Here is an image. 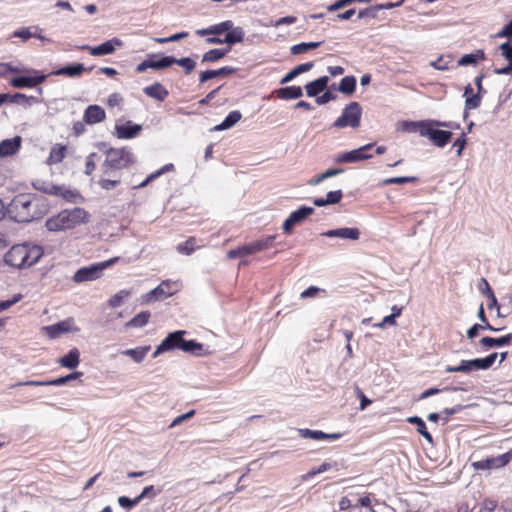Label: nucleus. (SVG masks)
<instances>
[{
  "label": "nucleus",
  "mask_w": 512,
  "mask_h": 512,
  "mask_svg": "<svg viewBox=\"0 0 512 512\" xmlns=\"http://www.w3.org/2000/svg\"><path fill=\"white\" fill-rule=\"evenodd\" d=\"M4 94L8 96L7 102L16 103V104L22 105L24 107L31 106L33 103H38L40 101L38 99V97L27 96L23 93H15L13 95L9 94V93H4Z\"/></svg>",
  "instance_id": "obj_31"
},
{
  "label": "nucleus",
  "mask_w": 512,
  "mask_h": 512,
  "mask_svg": "<svg viewBox=\"0 0 512 512\" xmlns=\"http://www.w3.org/2000/svg\"><path fill=\"white\" fill-rule=\"evenodd\" d=\"M277 97L282 100H293L303 96V90L300 86H286L276 90Z\"/></svg>",
  "instance_id": "obj_27"
},
{
  "label": "nucleus",
  "mask_w": 512,
  "mask_h": 512,
  "mask_svg": "<svg viewBox=\"0 0 512 512\" xmlns=\"http://www.w3.org/2000/svg\"><path fill=\"white\" fill-rule=\"evenodd\" d=\"M275 238H276V236L271 235V236H267L265 238H262V239H259V240L255 241L258 250L262 251V250H265V249H268V248L272 247Z\"/></svg>",
  "instance_id": "obj_57"
},
{
  "label": "nucleus",
  "mask_w": 512,
  "mask_h": 512,
  "mask_svg": "<svg viewBox=\"0 0 512 512\" xmlns=\"http://www.w3.org/2000/svg\"><path fill=\"white\" fill-rule=\"evenodd\" d=\"M378 12L379 11H378L377 5H373V6L359 10L358 18L363 19L366 17H370V18L375 19L378 17Z\"/></svg>",
  "instance_id": "obj_54"
},
{
  "label": "nucleus",
  "mask_w": 512,
  "mask_h": 512,
  "mask_svg": "<svg viewBox=\"0 0 512 512\" xmlns=\"http://www.w3.org/2000/svg\"><path fill=\"white\" fill-rule=\"evenodd\" d=\"M236 71H237V68H234L231 66H224V67H222L220 69H216V70H206V71L200 73L199 82L205 83L208 80H211L216 77H224V76L234 74V73H236Z\"/></svg>",
  "instance_id": "obj_23"
},
{
  "label": "nucleus",
  "mask_w": 512,
  "mask_h": 512,
  "mask_svg": "<svg viewBox=\"0 0 512 512\" xmlns=\"http://www.w3.org/2000/svg\"><path fill=\"white\" fill-rule=\"evenodd\" d=\"M245 36V31L242 27H234L231 28V30L226 33L225 37L223 38V42H225L228 46H233L237 43H240L243 41Z\"/></svg>",
  "instance_id": "obj_32"
},
{
  "label": "nucleus",
  "mask_w": 512,
  "mask_h": 512,
  "mask_svg": "<svg viewBox=\"0 0 512 512\" xmlns=\"http://www.w3.org/2000/svg\"><path fill=\"white\" fill-rule=\"evenodd\" d=\"M181 350L195 356H201L203 355L204 347L201 343H198L195 340H185L183 338L181 342Z\"/></svg>",
  "instance_id": "obj_38"
},
{
  "label": "nucleus",
  "mask_w": 512,
  "mask_h": 512,
  "mask_svg": "<svg viewBox=\"0 0 512 512\" xmlns=\"http://www.w3.org/2000/svg\"><path fill=\"white\" fill-rule=\"evenodd\" d=\"M222 59L219 49H211L205 52L202 56V62L214 63Z\"/></svg>",
  "instance_id": "obj_55"
},
{
  "label": "nucleus",
  "mask_w": 512,
  "mask_h": 512,
  "mask_svg": "<svg viewBox=\"0 0 512 512\" xmlns=\"http://www.w3.org/2000/svg\"><path fill=\"white\" fill-rule=\"evenodd\" d=\"M466 144H467V138H466V134L465 133H462L461 136L458 137L454 141L453 146L457 148L456 155L458 157L462 156V153H463V150H464Z\"/></svg>",
  "instance_id": "obj_58"
},
{
  "label": "nucleus",
  "mask_w": 512,
  "mask_h": 512,
  "mask_svg": "<svg viewBox=\"0 0 512 512\" xmlns=\"http://www.w3.org/2000/svg\"><path fill=\"white\" fill-rule=\"evenodd\" d=\"M438 127L452 128V122L429 120V125L426 131H421V136L428 138L435 146L444 147L452 139L453 133L448 130L438 129Z\"/></svg>",
  "instance_id": "obj_4"
},
{
  "label": "nucleus",
  "mask_w": 512,
  "mask_h": 512,
  "mask_svg": "<svg viewBox=\"0 0 512 512\" xmlns=\"http://www.w3.org/2000/svg\"><path fill=\"white\" fill-rule=\"evenodd\" d=\"M117 260H118V258L115 257V258H111V259L103 261V262L94 263L89 266L82 267L75 272V274L73 276V281L75 283L94 281V280L100 278L102 275V272L106 268L113 265Z\"/></svg>",
  "instance_id": "obj_5"
},
{
  "label": "nucleus",
  "mask_w": 512,
  "mask_h": 512,
  "mask_svg": "<svg viewBox=\"0 0 512 512\" xmlns=\"http://www.w3.org/2000/svg\"><path fill=\"white\" fill-rule=\"evenodd\" d=\"M82 375H83L82 372L75 371V372H72V373H70L68 375L61 376V377L53 379V380H49V384L51 386H62V385H65V384H67L68 382H70L72 380L78 379Z\"/></svg>",
  "instance_id": "obj_46"
},
{
  "label": "nucleus",
  "mask_w": 512,
  "mask_h": 512,
  "mask_svg": "<svg viewBox=\"0 0 512 512\" xmlns=\"http://www.w3.org/2000/svg\"><path fill=\"white\" fill-rule=\"evenodd\" d=\"M194 243H195V238L194 237H190L188 240H186L183 243H180L177 246V251L179 253H181V254L190 255L195 250Z\"/></svg>",
  "instance_id": "obj_50"
},
{
  "label": "nucleus",
  "mask_w": 512,
  "mask_h": 512,
  "mask_svg": "<svg viewBox=\"0 0 512 512\" xmlns=\"http://www.w3.org/2000/svg\"><path fill=\"white\" fill-rule=\"evenodd\" d=\"M150 351V346H139L121 351L122 355L131 357L136 363H141Z\"/></svg>",
  "instance_id": "obj_34"
},
{
  "label": "nucleus",
  "mask_w": 512,
  "mask_h": 512,
  "mask_svg": "<svg viewBox=\"0 0 512 512\" xmlns=\"http://www.w3.org/2000/svg\"><path fill=\"white\" fill-rule=\"evenodd\" d=\"M93 66L85 68L82 63H72L65 65L52 72L56 76H67L70 78L80 77L85 70L91 71Z\"/></svg>",
  "instance_id": "obj_16"
},
{
  "label": "nucleus",
  "mask_w": 512,
  "mask_h": 512,
  "mask_svg": "<svg viewBox=\"0 0 512 512\" xmlns=\"http://www.w3.org/2000/svg\"><path fill=\"white\" fill-rule=\"evenodd\" d=\"M155 57H157L156 54L149 55L150 68L153 70H163L169 68L174 64L175 61L174 56H162L159 59H155Z\"/></svg>",
  "instance_id": "obj_30"
},
{
  "label": "nucleus",
  "mask_w": 512,
  "mask_h": 512,
  "mask_svg": "<svg viewBox=\"0 0 512 512\" xmlns=\"http://www.w3.org/2000/svg\"><path fill=\"white\" fill-rule=\"evenodd\" d=\"M345 170L343 168H331V169H328L327 171H325L324 173L318 175L317 177L313 178L310 180V185H318L320 184L322 181L328 179V178H331V177H334V176H337L339 174H342Z\"/></svg>",
  "instance_id": "obj_43"
},
{
  "label": "nucleus",
  "mask_w": 512,
  "mask_h": 512,
  "mask_svg": "<svg viewBox=\"0 0 512 512\" xmlns=\"http://www.w3.org/2000/svg\"><path fill=\"white\" fill-rule=\"evenodd\" d=\"M33 187L43 193L50 195H59L61 193V187L46 183L44 181L36 180L33 182Z\"/></svg>",
  "instance_id": "obj_41"
},
{
  "label": "nucleus",
  "mask_w": 512,
  "mask_h": 512,
  "mask_svg": "<svg viewBox=\"0 0 512 512\" xmlns=\"http://www.w3.org/2000/svg\"><path fill=\"white\" fill-rule=\"evenodd\" d=\"M477 370H486L482 358H475L471 360H462L457 366H447L445 372H461L469 374Z\"/></svg>",
  "instance_id": "obj_13"
},
{
  "label": "nucleus",
  "mask_w": 512,
  "mask_h": 512,
  "mask_svg": "<svg viewBox=\"0 0 512 512\" xmlns=\"http://www.w3.org/2000/svg\"><path fill=\"white\" fill-rule=\"evenodd\" d=\"M482 95L480 94H472L471 96L466 97L465 100V111L463 118L466 119L468 117V110L476 109L481 105Z\"/></svg>",
  "instance_id": "obj_44"
},
{
  "label": "nucleus",
  "mask_w": 512,
  "mask_h": 512,
  "mask_svg": "<svg viewBox=\"0 0 512 512\" xmlns=\"http://www.w3.org/2000/svg\"><path fill=\"white\" fill-rule=\"evenodd\" d=\"M497 507V501L485 499L478 512H492Z\"/></svg>",
  "instance_id": "obj_64"
},
{
  "label": "nucleus",
  "mask_w": 512,
  "mask_h": 512,
  "mask_svg": "<svg viewBox=\"0 0 512 512\" xmlns=\"http://www.w3.org/2000/svg\"><path fill=\"white\" fill-rule=\"evenodd\" d=\"M231 28H233V22L231 20H226L221 23L211 25L208 28L198 29L195 33L201 37L208 35H221L224 32L228 33Z\"/></svg>",
  "instance_id": "obj_17"
},
{
  "label": "nucleus",
  "mask_w": 512,
  "mask_h": 512,
  "mask_svg": "<svg viewBox=\"0 0 512 512\" xmlns=\"http://www.w3.org/2000/svg\"><path fill=\"white\" fill-rule=\"evenodd\" d=\"M324 93L320 96H317L316 98V103L318 105H324L332 100H335L336 99V95L329 91V90H324L323 91Z\"/></svg>",
  "instance_id": "obj_61"
},
{
  "label": "nucleus",
  "mask_w": 512,
  "mask_h": 512,
  "mask_svg": "<svg viewBox=\"0 0 512 512\" xmlns=\"http://www.w3.org/2000/svg\"><path fill=\"white\" fill-rule=\"evenodd\" d=\"M356 83L357 81L355 76H345L344 78L341 79L337 89L339 92L343 94L351 95L355 92Z\"/></svg>",
  "instance_id": "obj_39"
},
{
  "label": "nucleus",
  "mask_w": 512,
  "mask_h": 512,
  "mask_svg": "<svg viewBox=\"0 0 512 512\" xmlns=\"http://www.w3.org/2000/svg\"><path fill=\"white\" fill-rule=\"evenodd\" d=\"M428 125L429 120L403 121L402 130L410 133H419L421 135V131H426Z\"/></svg>",
  "instance_id": "obj_35"
},
{
  "label": "nucleus",
  "mask_w": 512,
  "mask_h": 512,
  "mask_svg": "<svg viewBox=\"0 0 512 512\" xmlns=\"http://www.w3.org/2000/svg\"><path fill=\"white\" fill-rule=\"evenodd\" d=\"M512 341V333L506 334L502 337L493 338V337H483L479 343L485 349H490L494 347H502L510 345Z\"/></svg>",
  "instance_id": "obj_25"
},
{
  "label": "nucleus",
  "mask_w": 512,
  "mask_h": 512,
  "mask_svg": "<svg viewBox=\"0 0 512 512\" xmlns=\"http://www.w3.org/2000/svg\"><path fill=\"white\" fill-rule=\"evenodd\" d=\"M343 193L341 190L330 191L326 195L328 205L337 204L341 201Z\"/></svg>",
  "instance_id": "obj_60"
},
{
  "label": "nucleus",
  "mask_w": 512,
  "mask_h": 512,
  "mask_svg": "<svg viewBox=\"0 0 512 512\" xmlns=\"http://www.w3.org/2000/svg\"><path fill=\"white\" fill-rule=\"evenodd\" d=\"M105 110L98 105H89L84 112V121L93 125L105 119Z\"/></svg>",
  "instance_id": "obj_22"
},
{
  "label": "nucleus",
  "mask_w": 512,
  "mask_h": 512,
  "mask_svg": "<svg viewBox=\"0 0 512 512\" xmlns=\"http://www.w3.org/2000/svg\"><path fill=\"white\" fill-rule=\"evenodd\" d=\"M314 66L313 62H306L294 67L291 71H289L281 80L280 84H286L291 82L297 76L310 71Z\"/></svg>",
  "instance_id": "obj_29"
},
{
  "label": "nucleus",
  "mask_w": 512,
  "mask_h": 512,
  "mask_svg": "<svg viewBox=\"0 0 512 512\" xmlns=\"http://www.w3.org/2000/svg\"><path fill=\"white\" fill-rule=\"evenodd\" d=\"M71 323L72 321L70 319L59 321L53 325L44 326L42 330L51 338L55 339L60 337L62 334L67 333L71 330Z\"/></svg>",
  "instance_id": "obj_19"
},
{
  "label": "nucleus",
  "mask_w": 512,
  "mask_h": 512,
  "mask_svg": "<svg viewBox=\"0 0 512 512\" xmlns=\"http://www.w3.org/2000/svg\"><path fill=\"white\" fill-rule=\"evenodd\" d=\"M4 262L14 268L22 269L27 267L26 244L12 246L4 256Z\"/></svg>",
  "instance_id": "obj_8"
},
{
  "label": "nucleus",
  "mask_w": 512,
  "mask_h": 512,
  "mask_svg": "<svg viewBox=\"0 0 512 512\" xmlns=\"http://www.w3.org/2000/svg\"><path fill=\"white\" fill-rule=\"evenodd\" d=\"M115 130L119 139H132L142 131V126L128 120L124 124L116 125Z\"/></svg>",
  "instance_id": "obj_15"
},
{
  "label": "nucleus",
  "mask_w": 512,
  "mask_h": 512,
  "mask_svg": "<svg viewBox=\"0 0 512 512\" xmlns=\"http://www.w3.org/2000/svg\"><path fill=\"white\" fill-rule=\"evenodd\" d=\"M242 115L239 111L235 110V111H231L226 117L225 119L219 124L217 125L214 130L216 131H222V130H226V129H230L231 127H233L238 121H240Z\"/></svg>",
  "instance_id": "obj_37"
},
{
  "label": "nucleus",
  "mask_w": 512,
  "mask_h": 512,
  "mask_svg": "<svg viewBox=\"0 0 512 512\" xmlns=\"http://www.w3.org/2000/svg\"><path fill=\"white\" fill-rule=\"evenodd\" d=\"M80 362V352L77 348L71 349L66 355L59 359V364L68 369H75Z\"/></svg>",
  "instance_id": "obj_28"
},
{
  "label": "nucleus",
  "mask_w": 512,
  "mask_h": 512,
  "mask_svg": "<svg viewBox=\"0 0 512 512\" xmlns=\"http://www.w3.org/2000/svg\"><path fill=\"white\" fill-rule=\"evenodd\" d=\"M65 153H66V147L65 146L53 147L51 152H50L49 159L53 163H59V162H61L64 159Z\"/></svg>",
  "instance_id": "obj_51"
},
{
  "label": "nucleus",
  "mask_w": 512,
  "mask_h": 512,
  "mask_svg": "<svg viewBox=\"0 0 512 512\" xmlns=\"http://www.w3.org/2000/svg\"><path fill=\"white\" fill-rule=\"evenodd\" d=\"M329 82L328 76L319 77L305 85L306 94L308 97H316L319 96L321 92L326 90Z\"/></svg>",
  "instance_id": "obj_21"
},
{
  "label": "nucleus",
  "mask_w": 512,
  "mask_h": 512,
  "mask_svg": "<svg viewBox=\"0 0 512 512\" xmlns=\"http://www.w3.org/2000/svg\"><path fill=\"white\" fill-rule=\"evenodd\" d=\"M88 213L80 207L71 210L65 209L46 221V228L49 231L57 232L72 229L77 225L88 222Z\"/></svg>",
  "instance_id": "obj_2"
},
{
  "label": "nucleus",
  "mask_w": 512,
  "mask_h": 512,
  "mask_svg": "<svg viewBox=\"0 0 512 512\" xmlns=\"http://www.w3.org/2000/svg\"><path fill=\"white\" fill-rule=\"evenodd\" d=\"M47 76L33 70V75H19L10 79L9 83L12 87L23 89L32 88L43 83Z\"/></svg>",
  "instance_id": "obj_10"
},
{
  "label": "nucleus",
  "mask_w": 512,
  "mask_h": 512,
  "mask_svg": "<svg viewBox=\"0 0 512 512\" xmlns=\"http://www.w3.org/2000/svg\"><path fill=\"white\" fill-rule=\"evenodd\" d=\"M143 92L148 97L154 98L158 101H164L169 95L168 90L159 82H155L152 85L145 87Z\"/></svg>",
  "instance_id": "obj_26"
},
{
  "label": "nucleus",
  "mask_w": 512,
  "mask_h": 512,
  "mask_svg": "<svg viewBox=\"0 0 512 512\" xmlns=\"http://www.w3.org/2000/svg\"><path fill=\"white\" fill-rule=\"evenodd\" d=\"M150 312L149 311H142L135 315L131 320H129L125 327L127 328H141L145 326L148 323V320L150 318Z\"/></svg>",
  "instance_id": "obj_40"
},
{
  "label": "nucleus",
  "mask_w": 512,
  "mask_h": 512,
  "mask_svg": "<svg viewBox=\"0 0 512 512\" xmlns=\"http://www.w3.org/2000/svg\"><path fill=\"white\" fill-rule=\"evenodd\" d=\"M321 236L327 237V238H341L346 240H352L356 241L360 237V230L358 228H350V227H343V228H337L328 230L326 232H323Z\"/></svg>",
  "instance_id": "obj_14"
},
{
  "label": "nucleus",
  "mask_w": 512,
  "mask_h": 512,
  "mask_svg": "<svg viewBox=\"0 0 512 512\" xmlns=\"http://www.w3.org/2000/svg\"><path fill=\"white\" fill-rule=\"evenodd\" d=\"M119 183H120L119 178L101 179L98 182L99 186L105 190H111V189L115 188Z\"/></svg>",
  "instance_id": "obj_63"
},
{
  "label": "nucleus",
  "mask_w": 512,
  "mask_h": 512,
  "mask_svg": "<svg viewBox=\"0 0 512 512\" xmlns=\"http://www.w3.org/2000/svg\"><path fill=\"white\" fill-rule=\"evenodd\" d=\"M177 292V283L169 280L162 281L156 288L142 296L143 303L163 300Z\"/></svg>",
  "instance_id": "obj_7"
},
{
  "label": "nucleus",
  "mask_w": 512,
  "mask_h": 512,
  "mask_svg": "<svg viewBox=\"0 0 512 512\" xmlns=\"http://www.w3.org/2000/svg\"><path fill=\"white\" fill-rule=\"evenodd\" d=\"M9 213L18 223L31 222L47 213L45 199L30 193L16 195L9 205Z\"/></svg>",
  "instance_id": "obj_1"
},
{
  "label": "nucleus",
  "mask_w": 512,
  "mask_h": 512,
  "mask_svg": "<svg viewBox=\"0 0 512 512\" xmlns=\"http://www.w3.org/2000/svg\"><path fill=\"white\" fill-rule=\"evenodd\" d=\"M299 435L302 438H310L313 440H324L326 437V433L320 430H310V429H299Z\"/></svg>",
  "instance_id": "obj_47"
},
{
  "label": "nucleus",
  "mask_w": 512,
  "mask_h": 512,
  "mask_svg": "<svg viewBox=\"0 0 512 512\" xmlns=\"http://www.w3.org/2000/svg\"><path fill=\"white\" fill-rule=\"evenodd\" d=\"M504 466H506V460H504L501 455L489 457L472 463L474 470H491L502 468Z\"/></svg>",
  "instance_id": "obj_20"
},
{
  "label": "nucleus",
  "mask_w": 512,
  "mask_h": 512,
  "mask_svg": "<svg viewBox=\"0 0 512 512\" xmlns=\"http://www.w3.org/2000/svg\"><path fill=\"white\" fill-rule=\"evenodd\" d=\"M501 55L506 60H512V41L508 40L500 45Z\"/></svg>",
  "instance_id": "obj_59"
},
{
  "label": "nucleus",
  "mask_w": 512,
  "mask_h": 512,
  "mask_svg": "<svg viewBox=\"0 0 512 512\" xmlns=\"http://www.w3.org/2000/svg\"><path fill=\"white\" fill-rule=\"evenodd\" d=\"M27 252V267H30L38 262L43 255V250L40 246L34 245L32 247L26 244Z\"/></svg>",
  "instance_id": "obj_42"
},
{
  "label": "nucleus",
  "mask_w": 512,
  "mask_h": 512,
  "mask_svg": "<svg viewBox=\"0 0 512 512\" xmlns=\"http://www.w3.org/2000/svg\"><path fill=\"white\" fill-rule=\"evenodd\" d=\"M485 59V53L483 50H477L474 53L464 54L459 60V66L477 65L479 61Z\"/></svg>",
  "instance_id": "obj_33"
},
{
  "label": "nucleus",
  "mask_w": 512,
  "mask_h": 512,
  "mask_svg": "<svg viewBox=\"0 0 512 512\" xmlns=\"http://www.w3.org/2000/svg\"><path fill=\"white\" fill-rule=\"evenodd\" d=\"M373 146H374L373 143H369L367 145L359 147L358 149L344 152L335 158V162L336 163H355V162L369 159L372 157V155L368 154L367 151H369Z\"/></svg>",
  "instance_id": "obj_11"
},
{
  "label": "nucleus",
  "mask_w": 512,
  "mask_h": 512,
  "mask_svg": "<svg viewBox=\"0 0 512 512\" xmlns=\"http://www.w3.org/2000/svg\"><path fill=\"white\" fill-rule=\"evenodd\" d=\"M322 42H302L291 47V53L298 55L308 50L316 49L321 45Z\"/></svg>",
  "instance_id": "obj_45"
},
{
  "label": "nucleus",
  "mask_w": 512,
  "mask_h": 512,
  "mask_svg": "<svg viewBox=\"0 0 512 512\" xmlns=\"http://www.w3.org/2000/svg\"><path fill=\"white\" fill-rule=\"evenodd\" d=\"M129 296V292L121 290L109 299V305L112 308H117L122 305L123 299Z\"/></svg>",
  "instance_id": "obj_53"
},
{
  "label": "nucleus",
  "mask_w": 512,
  "mask_h": 512,
  "mask_svg": "<svg viewBox=\"0 0 512 512\" xmlns=\"http://www.w3.org/2000/svg\"><path fill=\"white\" fill-rule=\"evenodd\" d=\"M105 155L102 171L112 177H115L117 170L128 168L135 162L134 154L127 148H109L105 150Z\"/></svg>",
  "instance_id": "obj_3"
},
{
  "label": "nucleus",
  "mask_w": 512,
  "mask_h": 512,
  "mask_svg": "<svg viewBox=\"0 0 512 512\" xmlns=\"http://www.w3.org/2000/svg\"><path fill=\"white\" fill-rule=\"evenodd\" d=\"M119 505L124 509H131L132 507L136 506L140 503L139 498L135 497L134 499H130L126 496H120L118 498Z\"/></svg>",
  "instance_id": "obj_56"
},
{
  "label": "nucleus",
  "mask_w": 512,
  "mask_h": 512,
  "mask_svg": "<svg viewBox=\"0 0 512 512\" xmlns=\"http://www.w3.org/2000/svg\"><path fill=\"white\" fill-rule=\"evenodd\" d=\"M174 169V165L172 163H169V164H166L164 165L161 169H159L158 171L150 174L140 185L139 187H145L150 181L156 179L157 177H159L160 175L166 173V172H169V171H172Z\"/></svg>",
  "instance_id": "obj_48"
},
{
  "label": "nucleus",
  "mask_w": 512,
  "mask_h": 512,
  "mask_svg": "<svg viewBox=\"0 0 512 512\" xmlns=\"http://www.w3.org/2000/svg\"><path fill=\"white\" fill-rule=\"evenodd\" d=\"M122 41L119 38H112L110 40H107L103 42L102 44L98 46H89L87 44L79 46L78 48L81 50H87L89 53L93 56H103V55H110L114 53L116 46H121Z\"/></svg>",
  "instance_id": "obj_12"
},
{
  "label": "nucleus",
  "mask_w": 512,
  "mask_h": 512,
  "mask_svg": "<svg viewBox=\"0 0 512 512\" xmlns=\"http://www.w3.org/2000/svg\"><path fill=\"white\" fill-rule=\"evenodd\" d=\"M22 138L15 136L0 142V157H8L16 154L21 147Z\"/></svg>",
  "instance_id": "obj_18"
},
{
  "label": "nucleus",
  "mask_w": 512,
  "mask_h": 512,
  "mask_svg": "<svg viewBox=\"0 0 512 512\" xmlns=\"http://www.w3.org/2000/svg\"><path fill=\"white\" fill-rule=\"evenodd\" d=\"M174 64L183 67L186 74H190L196 66V62L190 57L175 58Z\"/></svg>",
  "instance_id": "obj_49"
},
{
  "label": "nucleus",
  "mask_w": 512,
  "mask_h": 512,
  "mask_svg": "<svg viewBox=\"0 0 512 512\" xmlns=\"http://www.w3.org/2000/svg\"><path fill=\"white\" fill-rule=\"evenodd\" d=\"M418 179L416 177H410V176H400V177H392L387 178L383 181L384 185H390V184H399L403 185L410 182H416Z\"/></svg>",
  "instance_id": "obj_52"
},
{
  "label": "nucleus",
  "mask_w": 512,
  "mask_h": 512,
  "mask_svg": "<svg viewBox=\"0 0 512 512\" xmlns=\"http://www.w3.org/2000/svg\"><path fill=\"white\" fill-rule=\"evenodd\" d=\"M186 334L184 330H177L169 333L166 338L161 342V344L168 351H172L174 349L181 350V342L183 340V336Z\"/></svg>",
  "instance_id": "obj_24"
},
{
  "label": "nucleus",
  "mask_w": 512,
  "mask_h": 512,
  "mask_svg": "<svg viewBox=\"0 0 512 512\" xmlns=\"http://www.w3.org/2000/svg\"><path fill=\"white\" fill-rule=\"evenodd\" d=\"M314 211V208L309 206H301L293 211L282 225L283 232L287 235L291 234L294 227L306 220Z\"/></svg>",
  "instance_id": "obj_9"
},
{
  "label": "nucleus",
  "mask_w": 512,
  "mask_h": 512,
  "mask_svg": "<svg viewBox=\"0 0 512 512\" xmlns=\"http://www.w3.org/2000/svg\"><path fill=\"white\" fill-rule=\"evenodd\" d=\"M495 37L512 40V20L509 23H507L499 32H497Z\"/></svg>",
  "instance_id": "obj_62"
},
{
  "label": "nucleus",
  "mask_w": 512,
  "mask_h": 512,
  "mask_svg": "<svg viewBox=\"0 0 512 512\" xmlns=\"http://www.w3.org/2000/svg\"><path fill=\"white\" fill-rule=\"evenodd\" d=\"M407 421L410 423V424H414L417 426V432L422 435L428 443L430 444H433L434 441H433V437L432 435L428 432L427 430V427H426V424L425 422L423 421L422 418L418 417V416H411L407 419Z\"/></svg>",
  "instance_id": "obj_36"
},
{
  "label": "nucleus",
  "mask_w": 512,
  "mask_h": 512,
  "mask_svg": "<svg viewBox=\"0 0 512 512\" xmlns=\"http://www.w3.org/2000/svg\"><path fill=\"white\" fill-rule=\"evenodd\" d=\"M362 116V107L358 102H350L342 110V114L338 117L334 123L335 128L352 127L358 128L360 126Z\"/></svg>",
  "instance_id": "obj_6"
}]
</instances>
